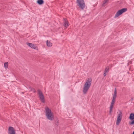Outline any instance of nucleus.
Instances as JSON below:
<instances>
[{
  "mask_svg": "<svg viewBox=\"0 0 134 134\" xmlns=\"http://www.w3.org/2000/svg\"><path fill=\"white\" fill-rule=\"evenodd\" d=\"M92 82V79L91 78H88L86 81L83 87V92L84 94L87 93L88 91Z\"/></svg>",
  "mask_w": 134,
  "mask_h": 134,
  "instance_id": "obj_1",
  "label": "nucleus"
},
{
  "mask_svg": "<svg viewBox=\"0 0 134 134\" xmlns=\"http://www.w3.org/2000/svg\"><path fill=\"white\" fill-rule=\"evenodd\" d=\"M45 113L47 118L49 120H52L54 119L53 114L51 110L48 107L45 108Z\"/></svg>",
  "mask_w": 134,
  "mask_h": 134,
  "instance_id": "obj_2",
  "label": "nucleus"
},
{
  "mask_svg": "<svg viewBox=\"0 0 134 134\" xmlns=\"http://www.w3.org/2000/svg\"><path fill=\"white\" fill-rule=\"evenodd\" d=\"M127 10V9L125 8H124L119 10L115 14L114 18H116L118 17L123 13L126 12Z\"/></svg>",
  "mask_w": 134,
  "mask_h": 134,
  "instance_id": "obj_3",
  "label": "nucleus"
},
{
  "mask_svg": "<svg viewBox=\"0 0 134 134\" xmlns=\"http://www.w3.org/2000/svg\"><path fill=\"white\" fill-rule=\"evenodd\" d=\"M77 3L78 6L81 9H83L85 8V4L83 0H77Z\"/></svg>",
  "mask_w": 134,
  "mask_h": 134,
  "instance_id": "obj_4",
  "label": "nucleus"
},
{
  "mask_svg": "<svg viewBox=\"0 0 134 134\" xmlns=\"http://www.w3.org/2000/svg\"><path fill=\"white\" fill-rule=\"evenodd\" d=\"M38 92L40 99L42 102L44 103V99L43 93L40 90H38Z\"/></svg>",
  "mask_w": 134,
  "mask_h": 134,
  "instance_id": "obj_5",
  "label": "nucleus"
},
{
  "mask_svg": "<svg viewBox=\"0 0 134 134\" xmlns=\"http://www.w3.org/2000/svg\"><path fill=\"white\" fill-rule=\"evenodd\" d=\"M26 44L29 47L34 49L37 50H38V49L37 46H35L34 44L29 43H26Z\"/></svg>",
  "mask_w": 134,
  "mask_h": 134,
  "instance_id": "obj_6",
  "label": "nucleus"
},
{
  "mask_svg": "<svg viewBox=\"0 0 134 134\" xmlns=\"http://www.w3.org/2000/svg\"><path fill=\"white\" fill-rule=\"evenodd\" d=\"M8 130L9 134H16L15 133V130L13 127H10Z\"/></svg>",
  "mask_w": 134,
  "mask_h": 134,
  "instance_id": "obj_7",
  "label": "nucleus"
},
{
  "mask_svg": "<svg viewBox=\"0 0 134 134\" xmlns=\"http://www.w3.org/2000/svg\"><path fill=\"white\" fill-rule=\"evenodd\" d=\"M129 119L131 120H133L132 122L130 123V124H134V113H131L129 117Z\"/></svg>",
  "mask_w": 134,
  "mask_h": 134,
  "instance_id": "obj_8",
  "label": "nucleus"
},
{
  "mask_svg": "<svg viewBox=\"0 0 134 134\" xmlns=\"http://www.w3.org/2000/svg\"><path fill=\"white\" fill-rule=\"evenodd\" d=\"M115 101L112 100L111 103L110 104V106L109 107V113L110 114L111 113L112 111V109H113Z\"/></svg>",
  "mask_w": 134,
  "mask_h": 134,
  "instance_id": "obj_9",
  "label": "nucleus"
},
{
  "mask_svg": "<svg viewBox=\"0 0 134 134\" xmlns=\"http://www.w3.org/2000/svg\"><path fill=\"white\" fill-rule=\"evenodd\" d=\"M117 91L116 88L114 89V93L113 95V99L112 100L115 101L116 97Z\"/></svg>",
  "mask_w": 134,
  "mask_h": 134,
  "instance_id": "obj_10",
  "label": "nucleus"
},
{
  "mask_svg": "<svg viewBox=\"0 0 134 134\" xmlns=\"http://www.w3.org/2000/svg\"><path fill=\"white\" fill-rule=\"evenodd\" d=\"M64 26L65 27H67L68 26V21L66 19H64Z\"/></svg>",
  "mask_w": 134,
  "mask_h": 134,
  "instance_id": "obj_11",
  "label": "nucleus"
},
{
  "mask_svg": "<svg viewBox=\"0 0 134 134\" xmlns=\"http://www.w3.org/2000/svg\"><path fill=\"white\" fill-rule=\"evenodd\" d=\"M47 45L48 46L50 47L52 46V44L50 41L47 40Z\"/></svg>",
  "mask_w": 134,
  "mask_h": 134,
  "instance_id": "obj_12",
  "label": "nucleus"
},
{
  "mask_svg": "<svg viewBox=\"0 0 134 134\" xmlns=\"http://www.w3.org/2000/svg\"><path fill=\"white\" fill-rule=\"evenodd\" d=\"M122 113L120 111V113L118 114L117 116V118L119 119H120L121 120V118L122 117Z\"/></svg>",
  "mask_w": 134,
  "mask_h": 134,
  "instance_id": "obj_13",
  "label": "nucleus"
},
{
  "mask_svg": "<svg viewBox=\"0 0 134 134\" xmlns=\"http://www.w3.org/2000/svg\"><path fill=\"white\" fill-rule=\"evenodd\" d=\"M37 2V3L40 5L43 4L44 3V1L43 0H38Z\"/></svg>",
  "mask_w": 134,
  "mask_h": 134,
  "instance_id": "obj_14",
  "label": "nucleus"
},
{
  "mask_svg": "<svg viewBox=\"0 0 134 134\" xmlns=\"http://www.w3.org/2000/svg\"><path fill=\"white\" fill-rule=\"evenodd\" d=\"M121 120L120 119L117 118L116 121V124L117 125H118L120 122Z\"/></svg>",
  "mask_w": 134,
  "mask_h": 134,
  "instance_id": "obj_15",
  "label": "nucleus"
},
{
  "mask_svg": "<svg viewBox=\"0 0 134 134\" xmlns=\"http://www.w3.org/2000/svg\"><path fill=\"white\" fill-rule=\"evenodd\" d=\"M4 66L5 69H7L8 67V62L5 63H4Z\"/></svg>",
  "mask_w": 134,
  "mask_h": 134,
  "instance_id": "obj_16",
  "label": "nucleus"
},
{
  "mask_svg": "<svg viewBox=\"0 0 134 134\" xmlns=\"http://www.w3.org/2000/svg\"><path fill=\"white\" fill-rule=\"evenodd\" d=\"M108 0H105V1H104L102 4V5L103 6H104L105 5V4H106L107 2H108Z\"/></svg>",
  "mask_w": 134,
  "mask_h": 134,
  "instance_id": "obj_17",
  "label": "nucleus"
},
{
  "mask_svg": "<svg viewBox=\"0 0 134 134\" xmlns=\"http://www.w3.org/2000/svg\"><path fill=\"white\" fill-rule=\"evenodd\" d=\"M109 70V68H106L104 71V72H105L107 73Z\"/></svg>",
  "mask_w": 134,
  "mask_h": 134,
  "instance_id": "obj_18",
  "label": "nucleus"
},
{
  "mask_svg": "<svg viewBox=\"0 0 134 134\" xmlns=\"http://www.w3.org/2000/svg\"><path fill=\"white\" fill-rule=\"evenodd\" d=\"M107 73L104 72V73L103 74V75H104V76H105L107 75Z\"/></svg>",
  "mask_w": 134,
  "mask_h": 134,
  "instance_id": "obj_19",
  "label": "nucleus"
},
{
  "mask_svg": "<svg viewBox=\"0 0 134 134\" xmlns=\"http://www.w3.org/2000/svg\"><path fill=\"white\" fill-rule=\"evenodd\" d=\"M34 89V92H35V90H34V89Z\"/></svg>",
  "mask_w": 134,
  "mask_h": 134,
  "instance_id": "obj_20",
  "label": "nucleus"
},
{
  "mask_svg": "<svg viewBox=\"0 0 134 134\" xmlns=\"http://www.w3.org/2000/svg\"><path fill=\"white\" fill-rule=\"evenodd\" d=\"M132 134H134V131L133 132V133H132Z\"/></svg>",
  "mask_w": 134,
  "mask_h": 134,
  "instance_id": "obj_21",
  "label": "nucleus"
}]
</instances>
